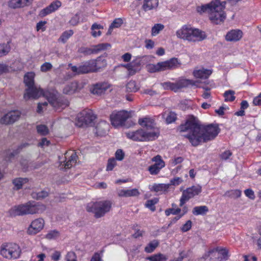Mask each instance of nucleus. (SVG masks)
Wrapping results in <instances>:
<instances>
[{
    "label": "nucleus",
    "instance_id": "nucleus-17",
    "mask_svg": "<svg viewBox=\"0 0 261 261\" xmlns=\"http://www.w3.org/2000/svg\"><path fill=\"white\" fill-rule=\"evenodd\" d=\"M44 225V221L42 218L36 219L31 222L27 232L29 234H35L43 229Z\"/></svg>",
    "mask_w": 261,
    "mask_h": 261
},
{
    "label": "nucleus",
    "instance_id": "nucleus-36",
    "mask_svg": "<svg viewBox=\"0 0 261 261\" xmlns=\"http://www.w3.org/2000/svg\"><path fill=\"white\" fill-rule=\"evenodd\" d=\"M28 181L27 178H16L13 180V184L17 190L22 188V185Z\"/></svg>",
    "mask_w": 261,
    "mask_h": 261
},
{
    "label": "nucleus",
    "instance_id": "nucleus-23",
    "mask_svg": "<svg viewBox=\"0 0 261 261\" xmlns=\"http://www.w3.org/2000/svg\"><path fill=\"white\" fill-rule=\"evenodd\" d=\"M195 82L192 80L187 79H180L175 83V92L178 91L180 89L186 88L189 85H195Z\"/></svg>",
    "mask_w": 261,
    "mask_h": 261
},
{
    "label": "nucleus",
    "instance_id": "nucleus-22",
    "mask_svg": "<svg viewBox=\"0 0 261 261\" xmlns=\"http://www.w3.org/2000/svg\"><path fill=\"white\" fill-rule=\"evenodd\" d=\"M159 6V0H144L142 9L147 12L152 10H155Z\"/></svg>",
    "mask_w": 261,
    "mask_h": 261
},
{
    "label": "nucleus",
    "instance_id": "nucleus-39",
    "mask_svg": "<svg viewBox=\"0 0 261 261\" xmlns=\"http://www.w3.org/2000/svg\"><path fill=\"white\" fill-rule=\"evenodd\" d=\"M215 249H217V250H215V252H218L220 254L222 257L221 258L220 261L226 260L228 259V251L225 248L216 247Z\"/></svg>",
    "mask_w": 261,
    "mask_h": 261
},
{
    "label": "nucleus",
    "instance_id": "nucleus-20",
    "mask_svg": "<svg viewBox=\"0 0 261 261\" xmlns=\"http://www.w3.org/2000/svg\"><path fill=\"white\" fill-rule=\"evenodd\" d=\"M61 6V3L59 1H56L51 3L48 6L42 9L40 12V16L44 17L46 15L55 11Z\"/></svg>",
    "mask_w": 261,
    "mask_h": 261
},
{
    "label": "nucleus",
    "instance_id": "nucleus-14",
    "mask_svg": "<svg viewBox=\"0 0 261 261\" xmlns=\"http://www.w3.org/2000/svg\"><path fill=\"white\" fill-rule=\"evenodd\" d=\"M151 161L155 163L150 166L148 170L151 175L158 174L161 170L165 166V162L160 155H157L152 158Z\"/></svg>",
    "mask_w": 261,
    "mask_h": 261
},
{
    "label": "nucleus",
    "instance_id": "nucleus-55",
    "mask_svg": "<svg viewBox=\"0 0 261 261\" xmlns=\"http://www.w3.org/2000/svg\"><path fill=\"white\" fill-rule=\"evenodd\" d=\"M66 261H76V256L74 252H69L66 256Z\"/></svg>",
    "mask_w": 261,
    "mask_h": 261
},
{
    "label": "nucleus",
    "instance_id": "nucleus-64",
    "mask_svg": "<svg viewBox=\"0 0 261 261\" xmlns=\"http://www.w3.org/2000/svg\"><path fill=\"white\" fill-rule=\"evenodd\" d=\"M184 160V159L181 156H178L175 158L174 160H173L171 162V164L173 166H175L176 165L181 163Z\"/></svg>",
    "mask_w": 261,
    "mask_h": 261
},
{
    "label": "nucleus",
    "instance_id": "nucleus-61",
    "mask_svg": "<svg viewBox=\"0 0 261 261\" xmlns=\"http://www.w3.org/2000/svg\"><path fill=\"white\" fill-rule=\"evenodd\" d=\"M9 66L5 64H0V74L7 73L9 71Z\"/></svg>",
    "mask_w": 261,
    "mask_h": 261
},
{
    "label": "nucleus",
    "instance_id": "nucleus-33",
    "mask_svg": "<svg viewBox=\"0 0 261 261\" xmlns=\"http://www.w3.org/2000/svg\"><path fill=\"white\" fill-rule=\"evenodd\" d=\"M103 28V26L95 23L92 24L91 27L92 32L91 34L94 37H96L97 36H99L101 34V32L99 30L102 29Z\"/></svg>",
    "mask_w": 261,
    "mask_h": 261
},
{
    "label": "nucleus",
    "instance_id": "nucleus-42",
    "mask_svg": "<svg viewBox=\"0 0 261 261\" xmlns=\"http://www.w3.org/2000/svg\"><path fill=\"white\" fill-rule=\"evenodd\" d=\"M165 27L161 23H156L151 29V35L155 36L164 29Z\"/></svg>",
    "mask_w": 261,
    "mask_h": 261
},
{
    "label": "nucleus",
    "instance_id": "nucleus-2",
    "mask_svg": "<svg viewBox=\"0 0 261 261\" xmlns=\"http://www.w3.org/2000/svg\"><path fill=\"white\" fill-rule=\"evenodd\" d=\"M34 77L35 74L33 72H28L24 76V83L28 87L23 96L26 100L30 98H38L43 95L46 97L49 104L57 110L60 108L63 109L69 105V101L67 99L57 98L55 94L48 92H44L42 89L35 86Z\"/></svg>",
    "mask_w": 261,
    "mask_h": 261
},
{
    "label": "nucleus",
    "instance_id": "nucleus-12",
    "mask_svg": "<svg viewBox=\"0 0 261 261\" xmlns=\"http://www.w3.org/2000/svg\"><path fill=\"white\" fill-rule=\"evenodd\" d=\"M201 192V187L198 185L192 186L184 190L180 199L179 206H182L190 199L194 197L196 195H198Z\"/></svg>",
    "mask_w": 261,
    "mask_h": 261
},
{
    "label": "nucleus",
    "instance_id": "nucleus-60",
    "mask_svg": "<svg viewBox=\"0 0 261 261\" xmlns=\"http://www.w3.org/2000/svg\"><path fill=\"white\" fill-rule=\"evenodd\" d=\"M232 155V153L229 150H226L221 154V158L222 160H226Z\"/></svg>",
    "mask_w": 261,
    "mask_h": 261
},
{
    "label": "nucleus",
    "instance_id": "nucleus-28",
    "mask_svg": "<svg viewBox=\"0 0 261 261\" xmlns=\"http://www.w3.org/2000/svg\"><path fill=\"white\" fill-rule=\"evenodd\" d=\"M32 0H11L9 3L10 7L16 9L23 7L30 3Z\"/></svg>",
    "mask_w": 261,
    "mask_h": 261
},
{
    "label": "nucleus",
    "instance_id": "nucleus-1",
    "mask_svg": "<svg viewBox=\"0 0 261 261\" xmlns=\"http://www.w3.org/2000/svg\"><path fill=\"white\" fill-rule=\"evenodd\" d=\"M177 130L180 133H187L184 136L194 146L214 139L219 133V128L217 125L211 124L203 126L192 115L189 116L185 122L178 126Z\"/></svg>",
    "mask_w": 261,
    "mask_h": 261
},
{
    "label": "nucleus",
    "instance_id": "nucleus-43",
    "mask_svg": "<svg viewBox=\"0 0 261 261\" xmlns=\"http://www.w3.org/2000/svg\"><path fill=\"white\" fill-rule=\"evenodd\" d=\"M36 129L37 133L41 136H46L49 133V129L45 125H38L36 126Z\"/></svg>",
    "mask_w": 261,
    "mask_h": 261
},
{
    "label": "nucleus",
    "instance_id": "nucleus-51",
    "mask_svg": "<svg viewBox=\"0 0 261 261\" xmlns=\"http://www.w3.org/2000/svg\"><path fill=\"white\" fill-rule=\"evenodd\" d=\"M53 67L51 63L49 62H45L40 67V70L42 72H47L50 70Z\"/></svg>",
    "mask_w": 261,
    "mask_h": 261
},
{
    "label": "nucleus",
    "instance_id": "nucleus-4",
    "mask_svg": "<svg viewBox=\"0 0 261 261\" xmlns=\"http://www.w3.org/2000/svg\"><path fill=\"white\" fill-rule=\"evenodd\" d=\"M176 35L178 38L192 42L201 41L206 38L204 32L190 25H183L176 31Z\"/></svg>",
    "mask_w": 261,
    "mask_h": 261
},
{
    "label": "nucleus",
    "instance_id": "nucleus-7",
    "mask_svg": "<svg viewBox=\"0 0 261 261\" xmlns=\"http://www.w3.org/2000/svg\"><path fill=\"white\" fill-rule=\"evenodd\" d=\"M159 135L158 131L149 132L143 129L126 133L127 138L136 141H149L156 139Z\"/></svg>",
    "mask_w": 261,
    "mask_h": 261
},
{
    "label": "nucleus",
    "instance_id": "nucleus-15",
    "mask_svg": "<svg viewBox=\"0 0 261 261\" xmlns=\"http://www.w3.org/2000/svg\"><path fill=\"white\" fill-rule=\"evenodd\" d=\"M111 45L109 43H100L96 45L92 46L90 48L83 47L80 49V51L85 55H90L91 54H97L102 50L110 48Z\"/></svg>",
    "mask_w": 261,
    "mask_h": 261
},
{
    "label": "nucleus",
    "instance_id": "nucleus-29",
    "mask_svg": "<svg viewBox=\"0 0 261 261\" xmlns=\"http://www.w3.org/2000/svg\"><path fill=\"white\" fill-rule=\"evenodd\" d=\"M93 64V68L95 72L98 69L105 67L107 66V61L101 57L97 58L96 60H91Z\"/></svg>",
    "mask_w": 261,
    "mask_h": 261
},
{
    "label": "nucleus",
    "instance_id": "nucleus-26",
    "mask_svg": "<svg viewBox=\"0 0 261 261\" xmlns=\"http://www.w3.org/2000/svg\"><path fill=\"white\" fill-rule=\"evenodd\" d=\"M79 89L78 83L74 81L66 85L64 88L63 92L64 94L70 95L77 91Z\"/></svg>",
    "mask_w": 261,
    "mask_h": 261
},
{
    "label": "nucleus",
    "instance_id": "nucleus-18",
    "mask_svg": "<svg viewBox=\"0 0 261 261\" xmlns=\"http://www.w3.org/2000/svg\"><path fill=\"white\" fill-rule=\"evenodd\" d=\"M138 123L142 127H145L146 130L149 132L156 130L159 133L158 129L155 127L154 120L151 117H145L140 118L138 120Z\"/></svg>",
    "mask_w": 261,
    "mask_h": 261
},
{
    "label": "nucleus",
    "instance_id": "nucleus-41",
    "mask_svg": "<svg viewBox=\"0 0 261 261\" xmlns=\"http://www.w3.org/2000/svg\"><path fill=\"white\" fill-rule=\"evenodd\" d=\"M234 94H235V92L233 90H229L226 91L223 94V96L225 98V101H233L236 98V97L234 96Z\"/></svg>",
    "mask_w": 261,
    "mask_h": 261
},
{
    "label": "nucleus",
    "instance_id": "nucleus-11",
    "mask_svg": "<svg viewBox=\"0 0 261 261\" xmlns=\"http://www.w3.org/2000/svg\"><path fill=\"white\" fill-rule=\"evenodd\" d=\"M93 64V62L90 60L82 63L79 66H73L71 64H69L68 66L75 74H81L95 72Z\"/></svg>",
    "mask_w": 261,
    "mask_h": 261
},
{
    "label": "nucleus",
    "instance_id": "nucleus-49",
    "mask_svg": "<svg viewBox=\"0 0 261 261\" xmlns=\"http://www.w3.org/2000/svg\"><path fill=\"white\" fill-rule=\"evenodd\" d=\"M125 66L127 69L128 71V74L130 75L135 74L137 71V69L132 63L127 64Z\"/></svg>",
    "mask_w": 261,
    "mask_h": 261
},
{
    "label": "nucleus",
    "instance_id": "nucleus-30",
    "mask_svg": "<svg viewBox=\"0 0 261 261\" xmlns=\"http://www.w3.org/2000/svg\"><path fill=\"white\" fill-rule=\"evenodd\" d=\"M77 158V155L76 153L72 151V154L70 155L68 160H66L64 162L63 166H64V168L66 169L70 168L72 166L76 164Z\"/></svg>",
    "mask_w": 261,
    "mask_h": 261
},
{
    "label": "nucleus",
    "instance_id": "nucleus-8",
    "mask_svg": "<svg viewBox=\"0 0 261 261\" xmlns=\"http://www.w3.org/2000/svg\"><path fill=\"white\" fill-rule=\"evenodd\" d=\"M20 252L19 246L15 243H3L1 246L0 254L5 258H17Z\"/></svg>",
    "mask_w": 261,
    "mask_h": 261
},
{
    "label": "nucleus",
    "instance_id": "nucleus-52",
    "mask_svg": "<svg viewBox=\"0 0 261 261\" xmlns=\"http://www.w3.org/2000/svg\"><path fill=\"white\" fill-rule=\"evenodd\" d=\"M244 194L246 197L251 200H254L255 198L253 191L251 189H248L244 191Z\"/></svg>",
    "mask_w": 261,
    "mask_h": 261
},
{
    "label": "nucleus",
    "instance_id": "nucleus-13",
    "mask_svg": "<svg viewBox=\"0 0 261 261\" xmlns=\"http://www.w3.org/2000/svg\"><path fill=\"white\" fill-rule=\"evenodd\" d=\"M129 117V114L125 111L114 112L110 116L111 123L115 127L122 125Z\"/></svg>",
    "mask_w": 261,
    "mask_h": 261
},
{
    "label": "nucleus",
    "instance_id": "nucleus-44",
    "mask_svg": "<svg viewBox=\"0 0 261 261\" xmlns=\"http://www.w3.org/2000/svg\"><path fill=\"white\" fill-rule=\"evenodd\" d=\"M159 201V199L157 198H154L152 199L148 200L145 203V206L149 208L151 211H154L155 207L154 205L157 203Z\"/></svg>",
    "mask_w": 261,
    "mask_h": 261
},
{
    "label": "nucleus",
    "instance_id": "nucleus-5",
    "mask_svg": "<svg viewBox=\"0 0 261 261\" xmlns=\"http://www.w3.org/2000/svg\"><path fill=\"white\" fill-rule=\"evenodd\" d=\"M45 209L46 206L43 204L35 201H29L24 204L12 207L10 210V214L12 216L39 214L43 212Z\"/></svg>",
    "mask_w": 261,
    "mask_h": 261
},
{
    "label": "nucleus",
    "instance_id": "nucleus-58",
    "mask_svg": "<svg viewBox=\"0 0 261 261\" xmlns=\"http://www.w3.org/2000/svg\"><path fill=\"white\" fill-rule=\"evenodd\" d=\"M46 23V21H40L37 23L36 25V30L37 31L41 30L42 31H44L45 30V25Z\"/></svg>",
    "mask_w": 261,
    "mask_h": 261
},
{
    "label": "nucleus",
    "instance_id": "nucleus-38",
    "mask_svg": "<svg viewBox=\"0 0 261 261\" xmlns=\"http://www.w3.org/2000/svg\"><path fill=\"white\" fill-rule=\"evenodd\" d=\"M159 242L157 240H153L150 242L145 248L144 250L147 253L152 252L159 246Z\"/></svg>",
    "mask_w": 261,
    "mask_h": 261
},
{
    "label": "nucleus",
    "instance_id": "nucleus-6",
    "mask_svg": "<svg viewBox=\"0 0 261 261\" xmlns=\"http://www.w3.org/2000/svg\"><path fill=\"white\" fill-rule=\"evenodd\" d=\"M111 205V202L107 200L91 202L87 204L86 209L88 212L93 213L96 218H99L110 211Z\"/></svg>",
    "mask_w": 261,
    "mask_h": 261
},
{
    "label": "nucleus",
    "instance_id": "nucleus-3",
    "mask_svg": "<svg viewBox=\"0 0 261 261\" xmlns=\"http://www.w3.org/2000/svg\"><path fill=\"white\" fill-rule=\"evenodd\" d=\"M224 4L219 0H215L210 3L198 6L197 11L202 14L207 13L212 22L218 24L223 22L226 18V14L224 11Z\"/></svg>",
    "mask_w": 261,
    "mask_h": 261
},
{
    "label": "nucleus",
    "instance_id": "nucleus-56",
    "mask_svg": "<svg viewBox=\"0 0 261 261\" xmlns=\"http://www.w3.org/2000/svg\"><path fill=\"white\" fill-rule=\"evenodd\" d=\"M122 23L123 20L122 19L116 18L113 21L111 25L112 26V27H113L114 28H118L120 27Z\"/></svg>",
    "mask_w": 261,
    "mask_h": 261
},
{
    "label": "nucleus",
    "instance_id": "nucleus-24",
    "mask_svg": "<svg viewBox=\"0 0 261 261\" xmlns=\"http://www.w3.org/2000/svg\"><path fill=\"white\" fill-rule=\"evenodd\" d=\"M212 73V70L206 69H200L193 71V75L196 78L206 79Z\"/></svg>",
    "mask_w": 261,
    "mask_h": 261
},
{
    "label": "nucleus",
    "instance_id": "nucleus-59",
    "mask_svg": "<svg viewBox=\"0 0 261 261\" xmlns=\"http://www.w3.org/2000/svg\"><path fill=\"white\" fill-rule=\"evenodd\" d=\"M79 22V17L76 14L73 16L69 21V23L72 25H76Z\"/></svg>",
    "mask_w": 261,
    "mask_h": 261
},
{
    "label": "nucleus",
    "instance_id": "nucleus-19",
    "mask_svg": "<svg viewBox=\"0 0 261 261\" xmlns=\"http://www.w3.org/2000/svg\"><path fill=\"white\" fill-rule=\"evenodd\" d=\"M111 87V85L107 82H99L93 86L91 92L93 94L100 95Z\"/></svg>",
    "mask_w": 261,
    "mask_h": 261
},
{
    "label": "nucleus",
    "instance_id": "nucleus-48",
    "mask_svg": "<svg viewBox=\"0 0 261 261\" xmlns=\"http://www.w3.org/2000/svg\"><path fill=\"white\" fill-rule=\"evenodd\" d=\"M116 165V161L114 158H111L108 160L107 166V171H112Z\"/></svg>",
    "mask_w": 261,
    "mask_h": 261
},
{
    "label": "nucleus",
    "instance_id": "nucleus-27",
    "mask_svg": "<svg viewBox=\"0 0 261 261\" xmlns=\"http://www.w3.org/2000/svg\"><path fill=\"white\" fill-rule=\"evenodd\" d=\"M30 146V144L28 143H22L20 144L17 148L13 151L8 150L6 152V158L8 160H10L11 158H13L15 155L17 154L23 148H25Z\"/></svg>",
    "mask_w": 261,
    "mask_h": 261
},
{
    "label": "nucleus",
    "instance_id": "nucleus-63",
    "mask_svg": "<svg viewBox=\"0 0 261 261\" xmlns=\"http://www.w3.org/2000/svg\"><path fill=\"white\" fill-rule=\"evenodd\" d=\"M253 103L255 106L261 105V93L253 99Z\"/></svg>",
    "mask_w": 261,
    "mask_h": 261
},
{
    "label": "nucleus",
    "instance_id": "nucleus-45",
    "mask_svg": "<svg viewBox=\"0 0 261 261\" xmlns=\"http://www.w3.org/2000/svg\"><path fill=\"white\" fill-rule=\"evenodd\" d=\"M161 85L165 90H171L175 92V83H171L170 82H167L162 83Z\"/></svg>",
    "mask_w": 261,
    "mask_h": 261
},
{
    "label": "nucleus",
    "instance_id": "nucleus-25",
    "mask_svg": "<svg viewBox=\"0 0 261 261\" xmlns=\"http://www.w3.org/2000/svg\"><path fill=\"white\" fill-rule=\"evenodd\" d=\"M140 194L137 189H122L120 190L118 192V195L119 197H128L131 196H137Z\"/></svg>",
    "mask_w": 261,
    "mask_h": 261
},
{
    "label": "nucleus",
    "instance_id": "nucleus-16",
    "mask_svg": "<svg viewBox=\"0 0 261 261\" xmlns=\"http://www.w3.org/2000/svg\"><path fill=\"white\" fill-rule=\"evenodd\" d=\"M21 115V113L18 111H12L9 112L0 119L1 123L3 124H11L18 120Z\"/></svg>",
    "mask_w": 261,
    "mask_h": 261
},
{
    "label": "nucleus",
    "instance_id": "nucleus-37",
    "mask_svg": "<svg viewBox=\"0 0 261 261\" xmlns=\"http://www.w3.org/2000/svg\"><path fill=\"white\" fill-rule=\"evenodd\" d=\"M168 257L162 253H158L147 258L150 261H166Z\"/></svg>",
    "mask_w": 261,
    "mask_h": 261
},
{
    "label": "nucleus",
    "instance_id": "nucleus-21",
    "mask_svg": "<svg viewBox=\"0 0 261 261\" xmlns=\"http://www.w3.org/2000/svg\"><path fill=\"white\" fill-rule=\"evenodd\" d=\"M242 32L239 30H232L228 32L225 36L228 41L235 42L239 41L242 37Z\"/></svg>",
    "mask_w": 261,
    "mask_h": 261
},
{
    "label": "nucleus",
    "instance_id": "nucleus-53",
    "mask_svg": "<svg viewBox=\"0 0 261 261\" xmlns=\"http://www.w3.org/2000/svg\"><path fill=\"white\" fill-rule=\"evenodd\" d=\"M188 252H185V251H182L179 252V256L177 258H174L173 259L174 261H182L184 258L188 257Z\"/></svg>",
    "mask_w": 261,
    "mask_h": 261
},
{
    "label": "nucleus",
    "instance_id": "nucleus-35",
    "mask_svg": "<svg viewBox=\"0 0 261 261\" xmlns=\"http://www.w3.org/2000/svg\"><path fill=\"white\" fill-rule=\"evenodd\" d=\"M170 185L165 184H154L152 186V190L155 192L166 191L169 188Z\"/></svg>",
    "mask_w": 261,
    "mask_h": 261
},
{
    "label": "nucleus",
    "instance_id": "nucleus-50",
    "mask_svg": "<svg viewBox=\"0 0 261 261\" xmlns=\"http://www.w3.org/2000/svg\"><path fill=\"white\" fill-rule=\"evenodd\" d=\"M182 181L183 180L181 178L176 177L173 179H171L170 180V184H168V185H170V186L171 185L176 186L180 185Z\"/></svg>",
    "mask_w": 261,
    "mask_h": 261
},
{
    "label": "nucleus",
    "instance_id": "nucleus-54",
    "mask_svg": "<svg viewBox=\"0 0 261 261\" xmlns=\"http://www.w3.org/2000/svg\"><path fill=\"white\" fill-rule=\"evenodd\" d=\"M192 224V223L191 220L187 221L181 228V230L182 232H187L189 231L191 228Z\"/></svg>",
    "mask_w": 261,
    "mask_h": 261
},
{
    "label": "nucleus",
    "instance_id": "nucleus-32",
    "mask_svg": "<svg viewBox=\"0 0 261 261\" xmlns=\"http://www.w3.org/2000/svg\"><path fill=\"white\" fill-rule=\"evenodd\" d=\"M139 89V87L134 81H130L126 85V91L127 92H136Z\"/></svg>",
    "mask_w": 261,
    "mask_h": 261
},
{
    "label": "nucleus",
    "instance_id": "nucleus-34",
    "mask_svg": "<svg viewBox=\"0 0 261 261\" xmlns=\"http://www.w3.org/2000/svg\"><path fill=\"white\" fill-rule=\"evenodd\" d=\"M73 34V31L72 30L66 31L62 34L58 39V41L65 43Z\"/></svg>",
    "mask_w": 261,
    "mask_h": 261
},
{
    "label": "nucleus",
    "instance_id": "nucleus-62",
    "mask_svg": "<svg viewBox=\"0 0 261 261\" xmlns=\"http://www.w3.org/2000/svg\"><path fill=\"white\" fill-rule=\"evenodd\" d=\"M227 193H230V195L236 198H238L241 195V191L239 190H232L230 192H227Z\"/></svg>",
    "mask_w": 261,
    "mask_h": 261
},
{
    "label": "nucleus",
    "instance_id": "nucleus-31",
    "mask_svg": "<svg viewBox=\"0 0 261 261\" xmlns=\"http://www.w3.org/2000/svg\"><path fill=\"white\" fill-rule=\"evenodd\" d=\"M208 211V207L205 205L197 206L193 208L192 213L194 215H203Z\"/></svg>",
    "mask_w": 261,
    "mask_h": 261
},
{
    "label": "nucleus",
    "instance_id": "nucleus-47",
    "mask_svg": "<svg viewBox=\"0 0 261 261\" xmlns=\"http://www.w3.org/2000/svg\"><path fill=\"white\" fill-rule=\"evenodd\" d=\"M10 50V48L8 45L6 44H0V57L7 54Z\"/></svg>",
    "mask_w": 261,
    "mask_h": 261
},
{
    "label": "nucleus",
    "instance_id": "nucleus-46",
    "mask_svg": "<svg viewBox=\"0 0 261 261\" xmlns=\"http://www.w3.org/2000/svg\"><path fill=\"white\" fill-rule=\"evenodd\" d=\"M60 235V233L56 230H53L49 231L45 236V238L48 240L55 239L57 238Z\"/></svg>",
    "mask_w": 261,
    "mask_h": 261
},
{
    "label": "nucleus",
    "instance_id": "nucleus-9",
    "mask_svg": "<svg viewBox=\"0 0 261 261\" xmlns=\"http://www.w3.org/2000/svg\"><path fill=\"white\" fill-rule=\"evenodd\" d=\"M178 64L177 59L173 58L168 61L159 62L156 64H150L147 66V69L148 71L153 73L175 68L177 67Z\"/></svg>",
    "mask_w": 261,
    "mask_h": 261
},
{
    "label": "nucleus",
    "instance_id": "nucleus-57",
    "mask_svg": "<svg viewBox=\"0 0 261 261\" xmlns=\"http://www.w3.org/2000/svg\"><path fill=\"white\" fill-rule=\"evenodd\" d=\"M124 157V153L121 149H118L115 152L116 159L118 161H122Z\"/></svg>",
    "mask_w": 261,
    "mask_h": 261
},
{
    "label": "nucleus",
    "instance_id": "nucleus-40",
    "mask_svg": "<svg viewBox=\"0 0 261 261\" xmlns=\"http://www.w3.org/2000/svg\"><path fill=\"white\" fill-rule=\"evenodd\" d=\"M166 115L165 120L167 124L171 123L174 122L177 119L176 114L173 112H169L167 114H164V116Z\"/></svg>",
    "mask_w": 261,
    "mask_h": 261
},
{
    "label": "nucleus",
    "instance_id": "nucleus-10",
    "mask_svg": "<svg viewBox=\"0 0 261 261\" xmlns=\"http://www.w3.org/2000/svg\"><path fill=\"white\" fill-rule=\"evenodd\" d=\"M96 117L91 110H85L77 116L76 125L79 127L92 125Z\"/></svg>",
    "mask_w": 261,
    "mask_h": 261
}]
</instances>
